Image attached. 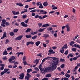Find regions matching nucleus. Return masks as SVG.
<instances>
[{
  "label": "nucleus",
  "instance_id": "nucleus-1",
  "mask_svg": "<svg viewBox=\"0 0 80 80\" xmlns=\"http://www.w3.org/2000/svg\"><path fill=\"white\" fill-rule=\"evenodd\" d=\"M49 58H51L53 59V63L52 64V66H51L52 71H54L57 68L56 65L58 63L59 58L56 57H48L45 58L44 59L46 60L49 59Z\"/></svg>",
  "mask_w": 80,
  "mask_h": 80
},
{
  "label": "nucleus",
  "instance_id": "nucleus-2",
  "mask_svg": "<svg viewBox=\"0 0 80 80\" xmlns=\"http://www.w3.org/2000/svg\"><path fill=\"white\" fill-rule=\"evenodd\" d=\"M39 68L40 69V71H41L42 74L45 75V73L49 72L50 70H52L51 68V67H46L45 68H42V64H40V65L39 66Z\"/></svg>",
  "mask_w": 80,
  "mask_h": 80
},
{
  "label": "nucleus",
  "instance_id": "nucleus-3",
  "mask_svg": "<svg viewBox=\"0 0 80 80\" xmlns=\"http://www.w3.org/2000/svg\"><path fill=\"white\" fill-rule=\"evenodd\" d=\"M69 24H67L65 26H63L62 27V30H63V29H65V27H66L67 32H70L71 31L70 28L69 26Z\"/></svg>",
  "mask_w": 80,
  "mask_h": 80
},
{
  "label": "nucleus",
  "instance_id": "nucleus-4",
  "mask_svg": "<svg viewBox=\"0 0 80 80\" xmlns=\"http://www.w3.org/2000/svg\"><path fill=\"white\" fill-rule=\"evenodd\" d=\"M25 76V74L24 72H22L21 73V74L19 75V76L20 77H19L18 78L19 79H20L21 80H23V78H24V77Z\"/></svg>",
  "mask_w": 80,
  "mask_h": 80
},
{
  "label": "nucleus",
  "instance_id": "nucleus-5",
  "mask_svg": "<svg viewBox=\"0 0 80 80\" xmlns=\"http://www.w3.org/2000/svg\"><path fill=\"white\" fill-rule=\"evenodd\" d=\"M27 76L25 77V80H29L30 78L31 77V75H30L29 73H27Z\"/></svg>",
  "mask_w": 80,
  "mask_h": 80
},
{
  "label": "nucleus",
  "instance_id": "nucleus-6",
  "mask_svg": "<svg viewBox=\"0 0 80 80\" xmlns=\"http://www.w3.org/2000/svg\"><path fill=\"white\" fill-rule=\"evenodd\" d=\"M23 35H20L18 36V37H17L15 39V40H21V39L23 38Z\"/></svg>",
  "mask_w": 80,
  "mask_h": 80
},
{
  "label": "nucleus",
  "instance_id": "nucleus-7",
  "mask_svg": "<svg viewBox=\"0 0 80 80\" xmlns=\"http://www.w3.org/2000/svg\"><path fill=\"white\" fill-rule=\"evenodd\" d=\"M34 18H39L40 20H43V19L42 18V16H39L38 15H35Z\"/></svg>",
  "mask_w": 80,
  "mask_h": 80
},
{
  "label": "nucleus",
  "instance_id": "nucleus-8",
  "mask_svg": "<svg viewBox=\"0 0 80 80\" xmlns=\"http://www.w3.org/2000/svg\"><path fill=\"white\" fill-rule=\"evenodd\" d=\"M30 44H31V45H34V42H33L32 41H28L26 45L27 46H28V45H29Z\"/></svg>",
  "mask_w": 80,
  "mask_h": 80
},
{
  "label": "nucleus",
  "instance_id": "nucleus-9",
  "mask_svg": "<svg viewBox=\"0 0 80 80\" xmlns=\"http://www.w3.org/2000/svg\"><path fill=\"white\" fill-rule=\"evenodd\" d=\"M0 66L2 67L0 68V70H3L4 69V67L5 66L4 64H0Z\"/></svg>",
  "mask_w": 80,
  "mask_h": 80
},
{
  "label": "nucleus",
  "instance_id": "nucleus-10",
  "mask_svg": "<svg viewBox=\"0 0 80 80\" xmlns=\"http://www.w3.org/2000/svg\"><path fill=\"white\" fill-rule=\"evenodd\" d=\"M15 56H12V57H11V58L9 59V62H10L12 61L13 60H15Z\"/></svg>",
  "mask_w": 80,
  "mask_h": 80
},
{
  "label": "nucleus",
  "instance_id": "nucleus-11",
  "mask_svg": "<svg viewBox=\"0 0 80 80\" xmlns=\"http://www.w3.org/2000/svg\"><path fill=\"white\" fill-rule=\"evenodd\" d=\"M39 60L38 59H36L33 61V63H36V65H37L39 63Z\"/></svg>",
  "mask_w": 80,
  "mask_h": 80
},
{
  "label": "nucleus",
  "instance_id": "nucleus-12",
  "mask_svg": "<svg viewBox=\"0 0 80 80\" xmlns=\"http://www.w3.org/2000/svg\"><path fill=\"white\" fill-rule=\"evenodd\" d=\"M49 37V35L47 34H44V35L43 36V37H44L45 38H48Z\"/></svg>",
  "mask_w": 80,
  "mask_h": 80
},
{
  "label": "nucleus",
  "instance_id": "nucleus-13",
  "mask_svg": "<svg viewBox=\"0 0 80 80\" xmlns=\"http://www.w3.org/2000/svg\"><path fill=\"white\" fill-rule=\"evenodd\" d=\"M6 36H7V33L6 32H4L3 34V37L1 38V39H2H2H3V38H6Z\"/></svg>",
  "mask_w": 80,
  "mask_h": 80
},
{
  "label": "nucleus",
  "instance_id": "nucleus-14",
  "mask_svg": "<svg viewBox=\"0 0 80 80\" xmlns=\"http://www.w3.org/2000/svg\"><path fill=\"white\" fill-rule=\"evenodd\" d=\"M21 24L23 26V27H28V25L27 24H25L24 22H21Z\"/></svg>",
  "mask_w": 80,
  "mask_h": 80
},
{
  "label": "nucleus",
  "instance_id": "nucleus-15",
  "mask_svg": "<svg viewBox=\"0 0 80 80\" xmlns=\"http://www.w3.org/2000/svg\"><path fill=\"white\" fill-rule=\"evenodd\" d=\"M49 52H50L52 54H54L55 53V52L53 50L50 49L49 50Z\"/></svg>",
  "mask_w": 80,
  "mask_h": 80
},
{
  "label": "nucleus",
  "instance_id": "nucleus-16",
  "mask_svg": "<svg viewBox=\"0 0 80 80\" xmlns=\"http://www.w3.org/2000/svg\"><path fill=\"white\" fill-rule=\"evenodd\" d=\"M45 29H46V28H44L43 29L40 28V29L38 30V32H43Z\"/></svg>",
  "mask_w": 80,
  "mask_h": 80
},
{
  "label": "nucleus",
  "instance_id": "nucleus-17",
  "mask_svg": "<svg viewBox=\"0 0 80 80\" xmlns=\"http://www.w3.org/2000/svg\"><path fill=\"white\" fill-rule=\"evenodd\" d=\"M64 51V49L62 48V49H61L60 50V52L62 54H63Z\"/></svg>",
  "mask_w": 80,
  "mask_h": 80
},
{
  "label": "nucleus",
  "instance_id": "nucleus-18",
  "mask_svg": "<svg viewBox=\"0 0 80 80\" xmlns=\"http://www.w3.org/2000/svg\"><path fill=\"white\" fill-rule=\"evenodd\" d=\"M8 53L6 51V49L5 50V51L3 52V55H8Z\"/></svg>",
  "mask_w": 80,
  "mask_h": 80
},
{
  "label": "nucleus",
  "instance_id": "nucleus-19",
  "mask_svg": "<svg viewBox=\"0 0 80 80\" xmlns=\"http://www.w3.org/2000/svg\"><path fill=\"white\" fill-rule=\"evenodd\" d=\"M52 77V74L51 73L48 74L46 75V77L47 78H50Z\"/></svg>",
  "mask_w": 80,
  "mask_h": 80
},
{
  "label": "nucleus",
  "instance_id": "nucleus-20",
  "mask_svg": "<svg viewBox=\"0 0 80 80\" xmlns=\"http://www.w3.org/2000/svg\"><path fill=\"white\" fill-rule=\"evenodd\" d=\"M31 29L30 28H28L27 29V30L26 31V33H28V32H30Z\"/></svg>",
  "mask_w": 80,
  "mask_h": 80
},
{
  "label": "nucleus",
  "instance_id": "nucleus-21",
  "mask_svg": "<svg viewBox=\"0 0 80 80\" xmlns=\"http://www.w3.org/2000/svg\"><path fill=\"white\" fill-rule=\"evenodd\" d=\"M71 20H74L76 19V18H75V16L74 15H72L71 16Z\"/></svg>",
  "mask_w": 80,
  "mask_h": 80
},
{
  "label": "nucleus",
  "instance_id": "nucleus-22",
  "mask_svg": "<svg viewBox=\"0 0 80 80\" xmlns=\"http://www.w3.org/2000/svg\"><path fill=\"white\" fill-rule=\"evenodd\" d=\"M49 26H50V25L48 23H47L43 25H42V27H49Z\"/></svg>",
  "mask_w": 80,
  "mask_h": 80
},
{
  "label": "nucleus",
  "instance_id": "nucleus-23",
  "mask_svg": "<svg viewBox=\"0 0 80 80\" xmlns=\"http://www.w3.org/2000/svg\"><path fill=\"white\" fill-rule=\"evenodd\" d=\"M40 41H37L36 42V45L37 46H38L40 44Z\"/></svg>",
  "mask_w": 80,
  "mask_h": 80
},
{
  "label": "nucleus",
  "instance_id": "nucleus-24",
  "mask_svg": "<svg viewBox=\"0 0 80 80\" xmlns=\"http://www.w3.org/2000/svg\"><path fill=\"white\" fill-rule=\"evenodd\" d=\"M74 46L75 47H77L78 48L80 49V46L79 45H76V44H74Z\"/></svg>",
  "mask_w": 80,
  "mask_h": 80
},
{
  "label": "nucleus",
  "instance_id": "nucleus-25",
  "mask_svg": "<svg viewBox=\"0 0 80 80\" xmlns=\"http://www.w3.org/2000/svg\"><path fill=\"white\" fill-rule=\"evenodd\" d=\"M9 70H10V69H7V68H5L4 69V72L5 73L7 72Z\"/></svg>",
  "mask_w": 80,
  "mask_h": 80
},
{
  "label": "nucleus",
  "instance_id": "nucleus-26",
  "mask_svg": "<svg viewBox=\"0 0 80 80\" xmlns=\"http://www.w3.org/2000/svg\"><path fill=\"white\" fill-rule=\"evenodd\" d=\"M72 72L74 75H76L77 74V71L75 69H74L73 70Z\"/></svg>",
  "mask_w": 80,
  "mask_h": 80
},
{
  "label": "nucleus",
  "instance_id": "nucleus-27",
  "mask_svg": "<svg viewBox=\"0 0 80 80\" xmlns=\"http://www.w3.org/2000/svg\"><path fill=\"white\" fill-rule=\"evenodd\" d=\"M62 49H67L68 48V46L67 44H65L63 47L62 48Z\"/></svg>",
  "mask_w": 80,
  "mask_h": 80
},
{
  "label": "nucleus",
  "instance_id": "nucleus-28",
  "mask_svg": "<svg viewBox=\"0 0 80 80\" xmlns=\"http://www.w3.org/2000/svg\"><path fill=\"white\" fill-rule=\"evenodd\" d=\"M43 8H44V7L43 6H42V3L39 4V8L41 9H42Z\"/></svg>",
  "mask_w": 80,
  "mask_h": 80
},
{
  "label": "nucleus",
  "instance_id": "nucleus-29",
  "mask_svg": "<svg viewBox=\"0 0 80 80\" xmlns=\"http://www.w3.org/2000/svg\"><path fill=\"white\" fill-rule=\"evenodd\" d=\"M48 5V2H44V3H43V5L44 6H47Z\"/></svg>",
  "mask_w": 80,
  "mask_h": 80
},
{
  "label": "nucleus",
  "instance_id": "nucleus-30",
  "mask_svg": "<svg viewBox=\"0 0 80 80\" xmlns=\"http://www.w3.org/2000/svg\"><path fill=\"white\" fill-rule=\"evenodd\" d=\"M76 42H77L78 43H80V38L77 39V40H76Z\"/></svg>",
  "mask_w": 80,
  "mask_h": 80
},
{
  "label": "nucleus",
  "instance_id": "nucleus-31",
  "mask_svg": "<svg viewBox=\"0 0 80 80\" xmlns=\"http://www.w3.org/2000/svg\"><path fill=\"white\" fill-rule=\"evenodd\" d=\"M9 34L10 36H13L15 35L14 33L13 32H10L9 33Z\"/></svg>",
  "mask_w": 80,
  "mask_h": 80
},
{
  "label": "nucleus",
  "instance_id": "nucleus-32",
  "mask_svg": "<svg viewBox=\"0 0 80 80\" xmlns=\"http://www.w3.org/2000/svg\"><path fill=\"white\" fill-rule=\"evenodd\" d=\"M9 42H10L9 40L8 39H7L6 40V42H5V44H7L8 43H9Z\"/></svg>",
  "mask_w": 80,
  "mask_h": 80
},
{
  "label": "nucleus",
  "instance_id": "nucleus-33",
  "mask_svg": "<svg viewBox=\"0 0 80 80\" xmlns=\"http://www.w3.org/2000/svg\"><path fill=\"white\" fill-rule=\"evenodd\" d=\"M68 52H69L68 50H66L65 51V52L64 53V54L65 55H68Z\"/></svg>",
  "mask_w": 80,
  "mask_h": 80
},
{
  "label": "nucleus",
  "instance_id": "nucleus-34",
  "mask_svg": "<svg viewBox=\"0 0 80 80\" xmlns=\"http://www.w3.org/2000/svg\"><path fill=\"white\" fill-rule=\"evenodd\" d=\"M26 38H30L31 37H32V36L31 35H26Z\"/></svg>",
  "mask_w": 80,
  "mask_h": 80
},
{
  "label": "nucleus",
  "instance_id": "nucleus-35",
  "mask_svg": "<svg viewBox=\"0 0 80 80\" xmlns=\"http://www.w3.org/2000/svg\"><path fill=\"white\" fill-rule=\"evenodd\" d=\"M32 70L31 69H29L27 71V72L28 73H30L32 71Z\"/></svg>",
  "mask_w": 80,
  "mask_h": 80
},
{
  "label": "nucleus",
  "instance_id": "nucleus-36",
  "mask_svg": "<svg viewBox=\"0 0 80 80\" xmlns=\"http://www.w3.org/2000/svg\"><path fill=\"white\" fill-rule=\"evenodd\" d=\"M65 76L69 78L70 77V75L68 74V73H66V74H65Z\"/></svg>",
  "mask_w": 80,
  "mask_h": 80
},
{
  "label": "nucleus",
  "instance_id": "nucleus-37",
  "mask_svg": "<svg viewBox=\"0 0 80 80\" xmlns=\"http://www.w3.org/2000/svg\"><path fill=\"white\" fill-rule=\"evenodd\" d=\"M74 42L73 41H72L71 42H70V45L72 46L73 44H74Z\"/></svg>",
  "mask_w": 80,
  "mask_h": 80
},
{
  "label": "nucleus",
  "instance_id": "nucleus-38",
  "mask_svg": "<svg viewBox=\"0 0 80 80\" xmlns=\"http://www.w3.org/2000/svg\"><path fill=\"white\" fill-rule=\"evenodd\" d=\"M18 29H15L13 30L14 33H17L18 31Z\"/></svg>",
  "mask_w": 80,
  "mask_h": 80
},
{
  "label": "nucleus",
  "instance_id": "nucleus-39",
  "mask_svg": "<svg viewBox=\"0 0 80 80\" xmlns=\"http://www.w3.org/2000/svg\"><path fill=\"white\" fill-rule=\"evenodd\" d=\"M64 74H65V73L63 71H62L60 73H59V75H64Z\"/></svg>",
  "mask_w": 80,
  "mask_h": 80
},
{
  "label": "nucleus",
  "instance_id": "nucleus-40",
  "mask_svg": "<svg viewBox=\"0 0 80 80\" xmlns=\"http://www.w3.org/2000/svg\"><path fill=\"white\" fill-rule=\"evenodd\" d=\"M23 63L24 65H28L29 64H28V63H27V62L26 61H23Z\"/></svg>",
  "mask_w": 80,
  "mask_h": 80
},
{
  "label": "nucleus",
  "instance_id": "nucleus-41",
  "mask_svg": "<svg viewBox=\"0 0 80 80\" xmlns=\"http://www.w3.org/2000/svg\"><path fill=\"white\" fill-rule=\"evenodd\" d=\"M65 66V64H63L61 65L60 67L61 68H63Z\"/></svg>",
  "mask_w": 80,
  "mask_h": 80
},
{
  "label": "nucleus",
  "instance_id": "nucleus-42",
  "mask_svg": "<svg viewBox=\"0 0 80 80\" xmlns=\"http://www.w3.org/2000/svg\"><path fill=\"white\" fill-rule=\"evenodd\" d=\"M43 11H44V10H40V13H39V14H43Z\"/></svg>",
  "mask_w": 80,
  "mask_h": 80
},
{
  "label": "nucleus",
  "instance_id": "nucleus-43",
  "mask_svg": "<svg viewBox=\"0 0 80 80\" xmlns=\"http://www.w3.org/2000/svg\"><path fill=\"white\" fill-rule=\"evenodd\" d=\"M60 62H65V60L64 59L60 58Z\"/></svg>",
  "mask_w": 80,
  "mask_h": 80
},
{
  "label": "nucleus",
  "instance_id": "nucleus-44",
  "mask_svg": "<svg viewBox=\"0 0 80 80\" xmlns=\"http://www.w3.org/2000/svg\"><path fill=\"white\" fill-rule=\"evenodd\" d=\"M6 21L5 19H3L2 20V22L3 23L5 24L6 23Z\"/></svg>",
  "mask_w": 80,
  "mask_h": 80
},
{
  "label": "nucleus",
  "instance_id": "nucleus-45",
  "mask_svg": "<svg viewBox=\"0 0 80 80\" xmlns=\"http://www.w3.org/2000/svg\"><path fill=\"white\" fill-rule=\"evenodd\" d=\"M27 17V15H24L23 16L22 18L23 19H25Z\"/></svg>",
  "mask_w": 80,
  "mask_h": 80
},
{
  "label": "nucleus",
  "instance_id": "nucleus-46",
  "mask_svg": "<svg viewBox=\"0 0 80 80\" xmlns=\"http://www.w3.org/2000/svg\"><path fill=\"white\" fill-rule=\"evenodd\" d=\"M36 11V9H34V10H31V11H30V12H32V13H34V12H35Z\"/></svg>",
  "mask_w": 80,
  "mask_h": 80
},
{
  "label": "nucleus",
  "instance_id": "nucleus-47",
  "mask_svg": "<svg viewBox=\"0 0 80 80\" xmlns=\"http://www.w3.org/2000/svg\"><path fill=\"white\" fill-rule=\"evenodd\" d=\"M38 24L39 27H41L42 25V23H38Z\"/></svg>",
  "mask_w": 80,
  "mask_h": 80
},
{
  "label": "nucleus",
  "instance_id": "nucleus-48",
  "mask_svg": "<svg viewBox=\"0 0 80 80\" xmlns=\"http://www.w3.org/2000/svg\"><path fill=\"white\" fill-rule=\"evenodd\" d=\"M42 54V53L40 52L39 53V54L37 55V56H40V57H42V56L41 55Z\"/></svg>",
  "mask_w": 80,
  "mask_h": 80
},
{
  "label": "nucleus",
  "instance_id": "nucleus-49",
  "mask_svg": "<svg viewBox=\"0 0 80 80\" xmlns=\"http://www.w3.org/2000/svg\"><path fill=\"white\" fill-rule=\"evenodd\" d=\"M12 50V47L8 48L7 49V51H10V50Z\"/></svg>",
  "mask_w": 80,
  "mask_h": 80
},
{
  "label": "nucleus",
  "instance_id": "nucleus-50",
  "mask_svg": "<svg viewBox=\"0 0 80 80\" xmlns=\"http://www.w3.org/2000/svg\"><path fill=\"white\" fill-rule=\"evenodd\" d=\"M5 74V72L4 71L2 72L1 73V75H4Z\"/></svg>",
  "mask_w": 80,
  "mask_h": 80
},
{
  "label": "nucleus",
  "instance_id": "nucleus-51",
  "mask_svg": "<svg viewBox=\"0 0 80 80\" xmlns=\"http://www.w3.org/2000/svg\"><path fill=\"white\" fill-rule=\"evenodd\" d=\"M36 38H37V36H34L32 37V39L33 40H35V39H36Z\"/></svg>",
  "mask_w": 80,
  "mask_h": 80
},
{
  "label": "nucleus",
  "instance_id": "nucleus-52",
  "mask_svg": "<svg viewBox=\"0 0 80 80\" xmlns=\"http://www.w3.org/2000/svg\"><path fill=\"white\" fill-rule=\"evenodd\" d=\"M78 58L77 56L74 57L73 58V59L74 61L76 60H77V59Z\"/></svg>",
  "mask_w": 80,
  "mask_h": 80
},
{
  "label": "nucleus",
  "instance_id": "nucleus-53",
  "mask_svg": "<svg viewBox=\"0 0 80 80\" xmlns=\"http://www.w3.org/2000/svg\"><path fill=\"white\" fill-rule=\"evenodd\" d=\"M63 79V80H69V79L67 77H64Z\"/></svg>",
  "mask_w": 80,
  "mask_h": 80
},
{
  "label": "nucleus",
  "instance_id": "nucleus-54",
  "mask_svg": "<svg viewBox=\"0 0 80 80\" xmlns=\"http://www.w3.org/2000/svg\"><path fill=\"white\" fill-rule=\"evenodd\" d=\"M48 17V15H44L42 17V18H45Z\"/></svg>",
  "mask_w": 80,
  "mask_h": 80
},
{
  "label": "nucleus",
  "instance_id": "nucleus-55",
  "mask_svg": "<svg viewBox=\"0 0 80 80\" xmlns=\"http://www.w3.org/2000/svg\"><path fill=\"white\" fill-rule=\"evenodd\" d=\"M29 20V19H28L27 20H25V22L26 23H28Z\"/></svg>",
  "mask_w": 80,
  "mask_h": 80
},
{
  "label": "nucleus",
  "instance_id": "nucleus-56",
  "mask_svg": "<svg viewBox=\"0 0 80 80\" xmlns=\"http://www.w3.org/2000/svg\"><path fill=\"white\" fill-rule=\"evenodd\" d=\"M38 33V32H34V33H31V35H35V34H37Z\"/></svg>",
  "mask_w": 80,
  "mask_h": 80
},
{
  "label": "nucleus",
  "instance_id": "nucleus-57",
  "mask_svg": "<svg viewBox=\"0 0 80 80\" xmlns=\"http://www.w3.org/2000/svg\"><path fill=\"white\" fill-rule=\"evenodd\" d=\"M19 53H20V55H22V56L24 54L23 52H20Z\"/></svg>",
  "mask_w": 80,
  "mask_h": 80
},
{
  "label": "nucleus",
  "instance_id": "nucleus-58",
  "mask_svg": "<svg viewBox=\"0 0 80 80\" xmlns=\"http://www.w3.org/2000/svg\"><path fill=\"white\" fill-rule=\"evenodd\" d=\"M34 69H35V70H36L38 71H39V69L37 67L35 68H34Z\"/></svg>",
  "mask_w": 80,
  "mask_h": 80
},
{
  "label": "nucleus",
  "instance_id": "nucleus-59",
  "mask_svg": "<svg viewBox=\"0 0 80 80\" xmlns=\"http://www.w3.org/2000/svg\"><path fill=\"white\" fill-rule=\"evenodd\" d=\"M5 24L6 26H9V25H10V23L8 22H6Z\"/></svg>",
  "mask_w": 80,
  "mask_h": 80
},
{
  "label": "nucleus",
  "instance_id": "nucleus-60",
  "mask_svg": "<svg viewBox=\"0 0 80 80\" xmlns=\"http://www.w3.org/2000/svg\"><path fill=\"white\" fill-rule=\"evenodd\" d=\"M3 59L4 60H6L7 59V57L5 56V57H4L3 58Z\"/></svg>",
  "mask_w": 80,
  "mask_h": 80
},
{
  "label": "nucleus",
  "instance_id": "nucleus-61",
  "mask_svg": "<svg viewBox=\"0 0 80 80\" xmlns=\"http://www.w3.org/2000/svg\"><path fill=\"white\" fill-rule=\"evenodd\" d=\"M29 7V5H26L25 7V8L26 9H28Z\"/></svg>",
  "mask_w": 80,
  "mask_h": 80
},
{
  "label": "nucleus",
  "instance_id": "nucleus-62",
  "mask_svg": "<svg viewBox=\"0 0 80 80\" xmlns=\"http://www.w3.org/2000/svg\"><path fill=\"white\" fill-rule=\"evenodd\" d=\"M25 60H26V57L24 56L23 58V62L25 61H26Z\"/></svg>",
  "mask_w": 80,
  "mask_h": 80
},
{
  "label": "nucleus",
  "instance_id": "nucleus-63",
  "mask_svg": "<svg viewBox=\"0 0 80 80\" xmlns=\"http://www.w3.org/2000/svg\"><path fill=\"white\" fill-rule=\"evenodd\" d=\"M54 12H55V11H51V12H49V14H51H51H53V13Z\"/></svg>",
  "mask_w": 80,
  "mask_h": 80
},
{
  "label": "nucleus",
  "instance_id": "nucleus-64",
  "mask_svg": "<svg viewBox=\"0 0 80 80\" xmlns=\"http://www.w3.org/2000/svg\"><path fill=\"white\" fill-rule=\"evenodd\" d=\"M48 80V78H46L42 79V80Z\"/></svg>",
  "mask_w": 80,
  "mask_h": 80
}]
</instances>
